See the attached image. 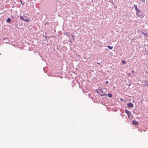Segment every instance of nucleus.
Listing matches in <instances>:
<instances>
[{"mask_svg": "<svg viewBox=\"0 0 148 148\" xmlns=\"http://www.w3.org/2000/svg\"><path fill=\"white\" fill-rule=\"evenodd\" d=\"M3 39H4V40H5V39H6V38H3Z\"/></svg>", "mask_w": 148, "mask_h": 148, "instance_id": "nucleus-30", "label": "nucleus"}, {"mask_svg": "<svg viewBox=\"0 0 148 148\" xmlns=\"http://www.w3.org/2000/svg\"><path fill=\"white\" fill-rule=\"evenodd\" d=\"M147 73H148V72H147Z\"/></svg>", "mask_w": 148, "mask_h": 148, "instance_id": "nucleus-34", "label": "nucleus"}, {"mask_svg": "<svg viewBox=\"0 0 148 148\" xmlns=\"http://www.w3.org/2000/svg\"><path fill=\"white\" fill-rule=\"evenodd\" d=\"M114 6L115 8V9H116V8H117V7L116 6Z\"/></svg>", "mask_w": 148, "mask_h": 148, "instance_id": "nucleus-28", "label": "nucleus"}, {"mask_svg": "<svg viewBox=\"0 0 148 148\" xmlns=\"http://www.w3.org/2000/svg\"><path fill=\"white\" fill-rule=\"evenodd\" d=\"M11 17H12V18H14V17H13V16H12V15H11Z\"/></svg>", "mask_w": 148, "mask_h": 148, "instance_id": "nucleus-29", "label": "nucleus"}, {"mask_svg": "<svg viewBox=\"0 0 148 148\" xmlns=\"http://www.w3.org/2000/svg\"><path fill=\"white\" fill-rule=\"evenodd\" d=\"M98 90H99L100 92L102 94H103L104 93V92H105V91H103L102 89H98Z\"/></svg>", "mask_w": 148, "mask_h": 148, "instance_id": "nucleus-8", "label": "nucleus"}, {"mask_svg": "<svg viewBox=\"0 0 148 148\" xmlns=\"http://www.w3.org/2000/svg\"><path fill=\"white\" fill-rule=\"evenodd\" d=\"M141 1L143 2L144 3L145 2V0H140Z\"/></svg>", "mask_w": 148, "mask_h": 148, "instance_id": "nucleus-21", "label": "nucleus"}, {"mask_svg": "<svg viewBox=\"0 0 148 148\" xmlns=\"http://www.w3.org/2000/svg\"><path fill=\"white\" fill-rule=\"evenodd\" d=\"M147 69L148 70V66H147Z\"/></svg>", "mask_w": 148, "mask_h": 148, "instance_id": "nucleus-32", "label": "nucleus"}, {"mask_svg": "<svg viewBox=\"0 0 148 148\" xmlns=\"http://www.w3.org/2000/svg\"><path fill=\"white\" fill-rule=\"evenodd\" d=\"M107 95L109 98H111L112 97V95L111 93H108Z\"/></svg>", "mask_w": 148, "mask_h": 148, "instance_id": "nucleus-12", "label": "nucleus"}, {"mask_svg": "<svg viewBox=\"0 0 148 148\" xmlns=\"http://www.w3.org/2000/svg\"><path fill=\"white\" fill-rule=\"evenodd\" d=\"M96 92H97V93L99 94L100 95H101V93L100 92L99 90L98 91L97 90H96Z\"/></svg>", "mask_w": 148, "mask_h": 148, "instance_id": "nucleus-13", "label": "nucleus"}, {"mask_svg": "<svg viewBox=\"0 0 148 148\" xmlns=\"http://www.w3.org/2000/svg\"><path fill=\"white\" fill-rule=\"evenodd\" d=\"M136 15L138 16L141 17L142 16L141 11L139 9L136 11Z\"/></svg>", "mask_w": 148, "mask_h": 148, "instance_id": "nucleus-2", "label": "nucleus"}, {"mask_svg": "<svg viewBox=\"0 0 148 148\" xmlns=\"http://www.w3.org/2000/svg\"><path fill=\"white\" fill-rule=\"evenodd\" d=\"M97 63H98V64H99V63H98V62H97Z\"/></svg>", "mask_w": 148, "mask_h": 148, "instance_id": "nucleus-33", "label": "nucleus"}, {"mask_svg": "<svg viewBox=\"0 0 148 148\" xmlns=\"http://www.w3.org/2000/svg\"><path fill=\"white\" fill-rule=\"evenodd\" d=\"M120 100H121L122 101H123V99H122V98H121L120 99Z\"/></svg>", "mask_w": 148, "mask_h": 148, "instance_id": "nucleus-27", "label": "nucleus"}, {"mask_svg": "<svg viewBox=\"0 0 148 148\" xmlns=\"http://www.w3.org/2000/svg\"><path fill=\"white\" fill-rule=\"evenodd\" d=\"M125 112L127 114L128 118H129L130 116V115L131 114V112L127 109H125Z\"/></svg>", "mask_w": 148, "mask_h": 148, "instance_id": "nucleus-3", "label": "nucleus"}, {"mask_svg": "<svg viewBox=\"0 0 148 148\" xmlns=\"http://www.w3.org/2000/svg\"><path fill=\"white\" fill-rule=\"evenodd\" d=\"M49 23L48 22H47L45 23V24L47 25V24H49Z\"/></svg>", "mask_w": 148, "mask_h": 148, "instance_id": "nucleus-25", "label": "nucleus"}, {"mask_svg": "<svg viewBox=\"0 0 148 148\" xmlns=\"http://www.w3.org/2000/svg\"><path fill=\"white\" fill-rule=\"evenodd\" d=\"M71 36L73 39L74 40V36H73V35H71Z\"/></svg>", "mask_w": 148, "mask_h": 148, "instance_id": "nucleus-17", "label": "nucleus"}, {"mask_svg": "<svg viewBox=\"0 0 148 148\" xmlns=\"http://www.w3.org/2000/svg\"><path fill=\"white\" fill-rule=\"evenodd\" d=\"M132 123L133 125H137L139 123V122L138 121H136L135 120H133L132 121Z\"/></svg>", "mask_w": 148, "mask_h": 148, "instance_id": "nucleus-5", "label": "nucleus"}, {"mask_svg": "<svg viewBox=\"0 0 148 148\" xmlns=\"http://www.w3.org/2000/svg\"><path fill=\"white\" fill-rule=\"evenodd\" d=\"M127 107L129 108H133L134 106L133 104L131 102H130L127 104Z\"/></svg>", "mask_w": 148, "mask_h": 148, "instance_id": "nucleus-4", "label": "nucleus"}, {"mask_svg": "<svg viewBox=\"0 0 148 148\" xmlns=\"http://www.w3.org/2000/svg\"><path fill=\"white\" fill-rule=\"evenodd\" d=\"M47 36H45V40H46L47 39Z\"/></svg>", "mask_w": 148, "mask_h": 148, "instance_id": "nucleus-19", "label": "nucleus"}, {"mask_svg": "<svg viewBox=\"0 0 148 148\" xmlns=\"http://www.w3.org/2000/svg\"><path fill=\"white\" fill-rule=\"evenodd\" d=\"M140 32L142 34H143V33H144V32H143V31H140Z\"/></svg>", "mask_w": 148, "mask_h": 148, "instance_id": "nucleus-22", "label": "nucleus"}, {"mask_svg": "<svg viewBox=\"0 0 148 148\" xmlns=\"http://www.w3.org/2000/svg\"><path fill=\"white\" fill-rule=\"evenodd\" d=\"M47 33L45 32V33L43 34V36H46Z\"/></svg>", "mask_w": 148, "mask_h": 148, "instance_id": "nucleus-20", "label": "nucleus"}, {"mask_svg": "<svg viewBox=\"0 0 148 148\" xmlns=\"http://www.w3.org/2000/svg\"><path fill=\"white\" fill-rule=\"evenodd\" d=\"M122 64H125L126 63V61L124 60H123L122 61Z\"/></svg>", "mask_w": 148, "mask_h": 148, "instance_id": "nucleus-16", "label": "nucleus"}, {"mask_svg": "<svg viewBox=\"0 0 148 148\" xmlns=\"http://www.w3.org/2000/svg\"><path fill=\"white\" fill-rule=\"evenodd\" d=\"M145 85L147 86H148V81L147 80H145L144 82Z\"/></svg>", "mask_w": 148, "mask_h": 148, "instance_id": "nucleus-10", "label": "nucleus"}, {"mask_svg": "<svg viewBox=\"0 0 148 148\" xmlns=\"http://www.w3.org/2000/svg\"><path fill=\"white\" fill-rule=\"evenodd\" d=\"M131 72L132 73H133L134 72V71H131Z\"/></svg>", "mask_w": 148, "mask_h": 148, "instance_id": "nucleus-26", "label": "nucleus"}, {"mask_svg": "<svg viewBox=\"0 0 148 148\" xmlns=\"http://www.w3.org/2000/svg\"><path fill=\"white\" fill-rule=\"evenodd\" d=\"M20 2L22 5H23L25 4V2H23L21 0H20Z\"/></svg>", "mask_w": 148, "mask_h": 148, "instance_id": "nucleus-15", "label": "nucleus"}, {"mask_svg": "<svg viewBox=\"0 0 148 148\" xmlns=\"http://www.w3.org/2000/svg\"><path fill=\"white\" fill-rule=\"evenodd\" d=\"M107 47L109 49H112L113 48V47L112 46H110L109 45H108Z\"/></svg>", "mask_w": 148, "mask_h": 148, "instance_id": "nucleus-9", "label": "nucleus"}, {"mask_svg": "<svg viewBox=\"0 0 148 148\" xmlns=\"http://www.w3.org/2000/svg\"><path fill=\"white\" fill-rule=\"evenodd\" d=\"M143 34H144L145 36L148 38V33L144 32V33H143Z\"/></svg>", "mask_w": 148, "mask_h": 148, "instance_id": "nucleus-11", "label": "nucleus"}, {"mask_svg": "<svg viewBox=\"0 0 148 148\" xmlns=\"http://www.w3.org/2000/svg\"><path fill=\"white\" fill-rule=\"evenodd\" d=\"M108 81H106L105 82V83L106 84H108Z\"/></svg>", "mask_w": 148, "mask_h": 148, "instance_id": "nucleus-23", "label": "nucleus"}, {"mask_svg": "<svg viewBox=\"0 0 148 148\" xmlns=\"http://www.w3.org/2000/svg\"><path fill=\"white\" fill-rule=\"evenodd\" d=\"M65 34L67 36H68V33L67 32H66L65 33Z\"/></svg>", "mask_w": 148, "mask_h": 148, "instance_id": "nucleus-24", "label": "nucleus"}, {"mask_svg": "<svg viewBox=\"0 0 148 148\" xmlns=\"http://www.w3.org/2000/svg\"><path fill=\"white\" fill-rule=\"evenodd\" d=\"M11 21V20L10 19V18H8L7 19L6 21V22L7 23H10Z\"/></svg>", "mask_w": 148, "mask_h": 148, "instance_id": "nucleus-6", "label": "nucleus"}, {"mask_svg": "<svg viewBox=\"0 0 148 148\" xmlns=\"http://www.w3.org/2000/svg\"><path fill=\"white\" fill-rule=\"evenodd\" d=\"M20 19L23 21L27 22H29L30 21L29 19L27 18L26 16H24L23 17L22 16H20Z\"/></svg>", "mask_w": 148, "mask_h": 148, "instance_id": "nucleus-1", "label": "nucleus"}, {"mask_svg": "<svg viewBox=\"0 0 148 148\" xmlns=\"http://www.w3.org/2000/svg\"><path fill=\"white\" fill-rule=\"evenodd\" d=\"M131 85V84H129V85H128V86H130V85Z\"/></svg>", "mask_w": 148, "mask_h": 148, "instance_id": "nucleus-31", "label": "nucleus"}, {"mask_svg": "<svg viewBox=\"0 0 148 148\" xmlns=\"http://www.w3.org/2000/svg\"><path fill=\"white\" fill-rule=\"evenodd\" d=\"M134 9L136 10V11L137 10H138V9L137 8V5H136L134 4Z\"/></svg>", "mask_w": 148, "mask_h": 148, "instance_id": "nucleus-7", "label": "nucleus"}, {"mask_svg": "<svg viewBox=\"0 0 148 148\" xmlns=\"http://www.w3.org/2000/svg\"><path fill=\"white\" fill-rule=\"evenodd\" d=\"M110 2L112 3H111L112 5H114V3L113 2V1L112 0H111V1Z\"/></svg>", "mask_w": 148, "mask_h": 148, "instance_id": "nucleus-18", "label": "nucleus"}, {"mask_svg": "<svg viewBox=\"0 0 148 148\" xmlns=\"http://www.w3.org/2000/svg\"><path fill=\"white\" fill-rule=\"evenodd\" d=\"M108 95V94H107L106 93H104V94H101V96H106L107 95Z\"/></svg>", "mask_w": 148, "mask_h": 148, "instance_id": "nucleus-14", "label": "nucleus"}]
</instances>
